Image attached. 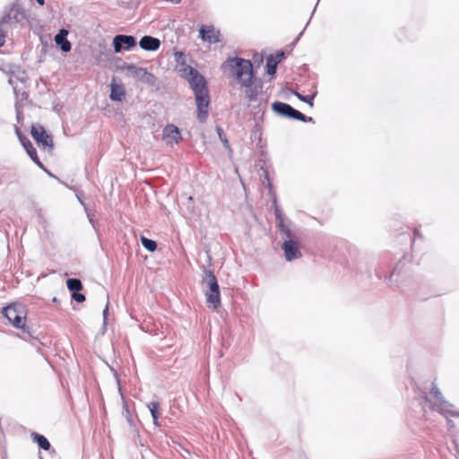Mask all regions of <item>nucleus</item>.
Segmentation results:
<instances>
[{
    "mask_svg": "<svg viewBox=\"0 0 459 459\" xmlns=\"http://www.w3.org/2000/svg\"><path fill=\"white\" fill-rule=\"evenodd\" d=\"M227 66L230 74L236 78L240 87L249 86L254 81L255 74L250 60L241 57H233L227 60Z\"/></svg>",
    "mask_w": 459,
    "mask_h": 459,
    "instance_id": "nucleus-1",
    "label": "nucleus"
},
{
    "mask_svg": "<svg viewBox=\"0 0 459 459\" xmlns=\"http://www.w3.org/2000/svg\"><path fill=\"white\" fill-rule=\"evenodd\" d=\"M203 282L206 284L208 291L205 293L206 303L214 309L221 306V293L217 279L211 270H204Z\"/></svg>",
    "mask_w": 459,
    "mask_h": 459,
    "instance_id": "nucleus-2",
    "label": "nucleus"
},
{
    "mask_svg": "<svg viewBox=\"0 0 459 459\" xmlns=\"http://www.w3.org/2000/svg\"><path fill=\"white\" fill-rule=\"evenodd\" d=\"M425 401L429 403L433 411H438L440 414L446 415L452 413L450 407L452 406L447 401L445 400L439 388L432 384L429 395H426Z\"/></svg>",
    "mask_w": 459,
    "mask_h": 459,
    "instance_id": "nucleus-3",
    "label": "nucleus"
},
{
    "mask_svg": "<svg viewBox=\"0 0 459 459\" xmlns=\"http://www.w3.org/2000/svg\"><path fill=\"white\" fill-rule=\"evenodd\" d=\"M272 109L277 115L283 117H288L301 122H313V117L305 116L303 113L294 108L290 104L284 102L274 101L272 104Z\"/></svg>",
    "mask_w": 459,
    "mask_h": 459,
    "instance_id": "nucleus-4",
    "label": "nucleus"
},
{
    "mask_svg": "<svg viewBox=\"0 0 459 459\" xmlns=\"http://www.w3.org/2000/svg\"><path fill=\"white\" fill-rule=\"evenodd\" d=\"M3 316L16 328L25 332V311L22 305L11 304L3 308Z\"/></svg>",
    "mask_w": 459,
    "mask_h": 459,
    "instance_id": "nucleus-5",
    "label": "nucleus"
},
{
    "mask_svg": "<svg viewBox=\"0 0 459 459\" xmlns=\"http://www.w3.org/2000/svg\"><path fill=\"white\" fill-rule=\"evenodd\" d=\"M197 119L200 123H204L208 117V107L210 104L209 91H199L195 94Z\"/></svg>",
    "mask_w": 459,
    "mask_h": 459,
    "instance_id": "nucleus-6",
    "label": "nucleus"
},
{
    "mask_svg": "<svg viewBox=\"0 0 459 459\" xmlns=\"http://www.w3.org/2000/svg\"><path fill=\"white\" fill-rule=\"evenodd\" d=\"M31 136L44 148H48L50 151L54 148L53 139L50 134H48L45 128L40 125H34L30 130Z\"/></svg>",
    "mask_w": 459,
    "mask_h": 459,
    "instance_id": "nucleus-7",
    "label": "nucleus"
},
{
    "mask_svg": "<svg viewBox=\"0 0 459 459\" xmlns=\"http://www.w3.org/2000/svg\"><path fill=\"white\" fill-rule=\"evenodd\" d=\"M136 46V40L134 36L118 34L113 38V47L115 53H121L124 50L129 51Z\"/></svg>",
    "mask_w": 459,
    "mask_h": 459,
    "instance_id": "nucleus-8",
    "label": "nucleus"
},
{
    "mask_svg": "<svg viewBox=\"0 0 459 459\" xmlns=\"http://www.w3.org/2000/svg\"><path fill=\"white\" fill-rule=\"evenodd\" d=\"M281 248L284 253V257L288 262H291L302 256L299 245L295 239H285Z\"/></svg>",
    "mask_w": 459,
    "mask_h": 459,
    "instance_id": "nucleus-9",
    "label": "nucleus"
},
{
    "mask_svg": "<svg viewBox=\"0 0 459 459\" xmlns=\"http://www.w3.org/2000/svg\"><path fill=\"white\" fill-rule=\"evenodd\" d=\"M189 71L191 72V74L186 79L188 81L194 93L195 94L199 91H207L208 88L205 78L197 70Z\"/></svg>",
    "mask_w": 459,
    "mask_h": 459,
    "instance_id": "nucleus-10",
    "label": "nucleus"
},
{
    "mask_svg": "<svg viewBox=\"0 0 459 459\" xmlns=\"http://www.w3.org/2000/svg\"><path fill=\"white\" fill-rule=\"evenodd\" d=\"M128 74L137 80L147 83H152L154 81V75L149 73L145 68L130 65L126 67Z\"/></svg>",
    "mask_w": 459,
    "mask_h": 459,
    "instance_id": "nucleus-11",
    "label": "nucleus"
},
{
    "mask_svg": "<svg viewBox=\"0 0 459 459\" xmlns=\"http://www.w3.org/2000/svg\"><path fill=\"white\" fill-rule=\"evenodd\" d=\"M162 138L169 145L178 143L181 139V134L178 126L170 124L167 125L162 131Z\"/></svg>",
    "mask_w": 459,
    "mask_h": 459,
    "instance_id": "nucleus-12",
    "label": "nucleus"
},
{
    "mask_svg": "<svg viewBox=\"0 0 459 459\" xmlns=\"http://www.w3.org/2000/svg\"><path fill=\"white\" fill-rule=\"evenodd\" d=\"M199 34L200 38L204 41H207L209 43H218L221 41L220 30H216L212 25H202L199 30Z\"/></svg>",
    "mask_w": 459,
    "mask_h": 459,
    "instance_id": "nucleus-13",
    "label": "nucleus"
},
{
    "mask_svg": "<svg viewBox=\"0 0 459 459\" xmlns=\"http://www.w3.org/2000/svg\"><path fill=\"white\" fill-rule=\"evenodd\" d=\"M22 15H23V13L20 11V8H18L15 4H13L9 9L8 13H5L1 18L0 25H2V27H4L5 29H7L8 25L18 23Z\"/></svg>",
    "mask_w": 459,
    "mask_h": 459,
    "instance_id": "nucleus-14",
    "label": "nucleus"
},
{
    "mask_svg": "<svg viewBox=\"0 0 459 459\" xmlns=\"http://www.w3.org/2000/svg\"><path fill=\"white\" fill-rule=\"evenodd\" d=\"M262 87L263 85L261 80H258L255 77L249 86L244 87L246 97L250 102L255 101L257 100V96L262 91Z\"/></svg>",
    "mask_w": 459,
    "mask_h": 459,
    "instance_id": "nucleus-15",
    "label": "nucleus"
},
{
    "mask_svg": "<svg viewBox=\"0 0 459 459\" xmlns=\"http://www.w3.org/2000/svg\"><path fill=\"white\" fill-rule=\"evenodd\" d=\"M175 56H176V62L178 65H177L178 72L181 77L186 78L187 76H189L191 74V72L189 70H195L192 66L186 65V59H185V55L183 52H177L175 54Z\"/></svg>",
    "mask_w": 459,
    "mask_h": 459,
    "instance_id": "nucleus-16",
    "label": "nucleus"
},
{
    "mask_svg": "<svg viewBox=\"0 0 459 459\" xmlns=\"http://www.w3.org/2000/svg\"><path fill=\"white\" fill-rule=\"evenodd\" d=\"M68 31L65 29H61L59 32L55 36V42L60 48V49L66 53L72 48L70 41L67 39Z\"/></svg>",
    "mask_w": 459,
    "mask_h": 459,
    "instance_id": "nucleus-17",
    "label": "nucleus"
},
{
    "mask_svg": "<svg viewBox=\"0 0 459 459\" xmlns=\"http://www.w3.org/2000/svg\"><path fill=\"white\" fill-rule=\"evenodd\" d=\"M139 46L143 50L155 51L160 48V41L157 38L146 35L140 39Z\"/></svg>",
    "mask_w": 459,
    "mask_h": 459,
    "instance_id": "nucleus-18",
    "label": "nucleus"
},
{
    "mask_svg": "<svg viewBox=\"0 0 459 459\" xmlns=\"http://www.w3.org/2000/svg\"><path fill=\"white\" fill-rule=\"evenodd\" d=\"M109 98L114 101H122L126 97V91L121 84L111 83Z\"/></svg>",
    "mask_w": 459,
    "mask_h": 459,
    "instance_id": "nucleus-19",
    "label": "nucleus"
},
{
    "mask_svg": "<svg viewBox=\"0 0 459 459\" xmlns=\"http://www.w3.org/2000/svg\"><path fill=\"white\" fill-rule=\"evenodd\" d=\"M31 438H32L33 442L38 444L39 448H41L45 451L50 450L51 445L45 436L36 433V432H33V433H31Z\"/></svg>",
    "mask_w": 459,
    "mask_h": 459,
    "instance_id": "nucleus-20",
    "label": "nucleus"
},
{
    "mask_svg": "<svg viewBox=\"0 0 459 459\" xmlns=\"http://www.w3.org/2000/svg\"><path fill=\"white\" fill-rule=\"evenodd\" d=\"M277 226H278L280 232L281 234V237H282V238H284V240L285 239H295V238H296L295 233L285 223V221H281L280 223H277Z\"/></svg>",
    "mask_w": 459,
    "mask_h": 459,
    "instance_id": "nucleus-21",
    "label": "nucleus"
},
{
    "mask_svg": "<svg viewBox=\"0 0 459 459\" xmlns=\"http://www.w3.org/2000/svg\"><path fill=\"white\" fill-rule=\"evenodd\" d=\"M147 407L151 412L154 425L159 426L158 420L160 417V413H159L160 403L158 402H152L147 405Z\"/></svg>",
    "mask_w": 459,
    "mask_h": 459,
    "instance_id": "nucleus-22",
    "label": "nucleus"
},
{
    "mask_svg": "<svg viewBox=\"0 0 459 459\" xmlns=\"http://www.w3.org/2000/svg\"><path fill=\"white\" fill-rule=\"evenodd\" d=\"M278 61H275L273 55H270L266 60V72L269 75L273 76L276 73Z\"/></svg>",
    "mask_w": 459,
    "mask_h": 459,
    "instance_id": "nucleus-23",
    "label": "nucleus"
},
{
    "mask_svg": "<svg viewBox=\"0 0 459 459\" xmlns=\"http://www.w3.org/2000/svg\"><path fill=\"white\" fill-rule=\"evenodd\" d=\"M66 286L73 293L82 290V283L79 279L70 278L66 281Z\"/></svg>",
    "mask_w": 459,
    "mask_h": 459,
    "instance_id": "nucleus-24",
    "label": "nucleus"
},
{
    "mask_svg": "<svg viewBox=\"0 0 459 459\" xmlns=\"http://www.w3.org/2000/svg\"><path fill=\"white\" fill-rule=\"evenodd\" d=\"M141 243L143 247L149 252H154L157 248V243L146 237H141Z\"/></svg>",
    "mask_w": 459,
    "mask_h": 459,
    "instance_id": "nucleus-25",
    "label": "nucleus"
},
{
    "mask_svg": "<svg viewBox=\"0 0 459 459\" xmlns=\"http://www.w3.org/2000/svg\"><path fill=\"white\" fill-rule=\"evenodd\" d=\"M22 146L24 148L29 157H30L31 155H35V153L37 152L36 149L33 147L32 143L28 137H23Z\"/></svg>",
    "mask_w": 459,
    "mask_h": 459,
    "instance_id": "nucleus-26",
    "label": "nucleus"
},
{
    "mask_svg": "<svg viewBox=\"0 0 459 459\" xmlns=\"http://www.w3.org/2000/svg\"><path fill=\"white\" fill-rule=\"evenodd\" d=\"M294 95L301 101L307 103L310 107H313L314 103L313 100L316 95V93H313L310 95H302L301 93L298 91H294Z\"/></svg>",
    "mask_w": 459,
    "mask_h": 459,
    "instance_id": "nucleus-27",
    "label": "nucleus"
},
{
    "mask_svg": "<svg viewBox=\"0 0 459 459\" xmlns=\"http://www.w3.org/2000/svg\"><path fill=\"white\" fill-rule=\"evenodd\" d=\"M273 205H274V215H275L277 223H280L281 221H284V215L281 212L279 206L277 205V202L275 199L273 200Z\"/></svg>",
    "mask_w": 459,
    "mask_h": 459,
    "instance_id": "nucleus-28",
    "label": "nucleus"
},
{
    "mask_svg": "<svg viewBox=\"0 0 459 459\" xmlns=\"http://www.w3.org/2000/svg\"><path fill=\"white\" fill-rule=\"evenodd\" d=\"M6 33H7V29H5L4 27H2V25H0V47L4 46V44L5 42Z\"/></svg>",
    "mask_w": 459,
    "mask_h": 459,
    "instance_id": "nucleus-29",
    "label": "nucleus"
},
{
    "mask_svg": "<svg viewBox=\"0 0 459 459\" xmlns=\"http://www.w3.org/2000/svg\"><path fill=\"white\" fill-rule=\"evenodd\" d=\"M72 299H74L75 301L81 303L85 300V296L83 294L80 293L79 291H75V292L72 293Z\"/></svg>",
    "mask_w": 459,
    "mask_h": 459,
    "instance_id": "nucleus-30",
    "label": "nucleus"
},
{
    "mask_svg": "<svg viewBox=\"0 0 459 459\" xmlns=\"http://www.w3.org/2000/svg\"><path fill=\"white\" fill-rule=\"evenodd\" d=\"M264 177L263 184L264 186H266L269 189H271L272 184L270 182L269 173L267 170H264Z\"/></svg>",
    "mask_w": 459,
    "mask_h": 459,
    "instance_id": "nucleus-31",
    "label": "nucleus"
},
{
    "mask_svg": "<svg viewBox=\"0 0 459 459\" xmlns=\"http://www.w3.org/2000/svg\"><path fill=\"white\" fill-rule=\"evenodd\" d=\"M14 131H15V134L16 136L18 137L19 139V142L21 143V144L22 143V141H23V137H27L22 131L21 129L18 127V126H14Z\"/></svg>",
    "mask_w": 459,
    "mask_h": 459,
    "instance_id": "nucleus-32",
    "label": "nucleus"
},
{
    "mask_svg": "<svg viewBox=\"0 0 459 459\" xmlns=\"http://www.w3.org/2000/svg\"><path fill=\"white\" fill-rule=\"evenodd\" d=\"M275 57V61H278V64L281 62L285 58V53L283 51H278L275 55H273Z\"/></svg>",
    "mask_w": 459,
    "mask_h": 459,
    "instance_id": "nucleus-33",
    "label": "nucleus"
},
{
    "mask_svg": "<svg viewBox=\"0 0 459 459\" xmlns=\"http://www.w3.org/2000/svg\"><path fill=\"white\" fill-rule=\"evenodd\" d=\"M217 133H218V134H219L220 139H221L222 142H224V143H228V140H227L226 138H223V137H224L223 131H222V129H221V127H219V126L217 127Z\"/></svg>",
    "mask_w": 459,
    "mask_h": 459,
    "instance_id": "nucleus-34",
    "label": "nucleus"
},
{
    "mask_svg": "<svg viewBox=\"0 0 459 459\" xmlns=\"http://www.w3.org/2000/svg\"><path fill=\"white\" fill-rule=\"evenodd\" d=\"M37 165L40 162L39 157H38V154L37 152L35 153V155H31L30 157Z\"/></svg>",
    "mask_w": 459,
    "mask_h": 459,
    "instance_id": "nucleus-35",
    "label": "nucleus"
},
{
    "mask_svg": "<svg viewBox=\"0 0 459 459\" xmlns=\"http://www.w3.org/2000/svg\"><path fill=\"white\" fill-rule=\"evenodd\" d=\"M108 304L106 305V307L105 309L103 310V317H104V323L106 322L107 320V316H108Z\"/></svg>",
    "mask_w": 459,
    "mask_h": 459,
    "instance_id": "nucleus-36",
    "label": "nucleus"
},
{
    "mask_svg": "<svg viewBox=\"0 0 459 459\" xmlns=\"http://www.w3.org/2000/svg\"><path fill=\"white\" fill-rule=\"evenodd\" d=\"M415 238H421V235H420L419 230H414V239H413V241L415 240Z\"/></svg>",
    "mask_w": 459,
    "mask_h": 459,
    "instance_id": "nucleus-37",
    "label": "nucleus"
},
{
    "mask_svg": "<svg viewBox=\"0 0 459 459\" xmlns=\"http://www.w3.org/2000/svg\"><path fill=\"white\" fill-rule=\"evenodd\" d=\"M38 166L42 169L44 171H47V168L43 165V163L40 161Z\"/></svg>",
    "mask_w": 459,
    "mask_h": 459,
    "instance_id": "nucleus-38",
    "label": "nucleus"
},
{
    "mask_svg": "<svg viewBox=\"0 0 459 459\" xmlns=\"http://www.w3.org/2000/svg\"><path fill=\"white\" fill-rule=\"evenodd\" d=\"M396 272H397V267L392 272V273L390 275V280H392L394 278V276L396 274Z\"/></svg>",
    "mask_w": 459,
    "mask_h": 459,
    "instance_id": "nucleus-39",
    "label": "nucleus"
},
{
    "mask_svg": "<svg viewBox=\"0 0 459 459\" xmlns=\"http://www.w3.org/2000/svg\"><path fill=\"white\" fill-rule=\"evenodd\" d=\"M16 117H17L18 122H20V121H21V119H22V116H21V112H20V111H17V116H16Z\"/></svg>",
    "mask_w": 459,
    "mask_h": 459,
    "instance_id": "nucleus-40",
    "label": "nucleus"
},
{
    "mask_svg": "<svg viewBox=\"0 0 459 459\" xmlns=\"http://www.w3.org/2000/svg\"><path fill=\"white\" fill-rule=\"evenodd\" d=\"M49 177L55 178V176L47 169V171H45Z\"/></svg>",
    "mask_w": 459,
    "mask_h": 459,
    "instance_id": "nucleus-41",
    "label": "nucleus"
},
{
    "mask_svg": "<svg viewBox=\"0 0 459 459\" xmlns=\"http://www.w3.org/2000/svg\"><path fill=\"white\" fill-rule=\"evenodd\" d=\"M36 2L40 4V5H43L44 3H45V0H36Z\"/></svg>",
    "mask_w": 459,
    "mask_h": 459,
    "instance_id": "nucleus-42",
    "label": "nucleus"
},
{
    "mask_svg": "<svg viewBox=\"0 0 459 459\" xmlns=\"http://www.w3.org/2000/svg\"><path fill=\"white\" fill-rule=\"evenodd\" d=\"M302 33H303V32H300V33H299V35L296 38V39H295L294 43H296V42L299 39V38L301 37Z\"/></svg>",
    "mask_w": 459,
    "mask_h": 459,
    "instance_id": "nucleus-43",
    "label": "nucleus"
},
{
    "mask_svg": "<svg viewBox=\"0 0 459 459\" xmlns=\"http://www.w3.org/2000/svg\"><path fill=\"white\" fill-rule=\"evenodd\" d=\"M452 416L459 417V412H453L451 413Z\"/></svg>",
    "mask_w": 459,
    "mask_h": 459,
    "instance_id": "nucleus-44",
    "label": "nucleus"
},
{
    "mask_svg": "<svg viewBox=\"0 0 459 459\" xmlns=\"http://www.w3.org/2000/svg\"><path fill=\"white\" fill-rule=\"evenodd\" d=\"M78 200H79V202H80L82 205H84V204H83V203H82V198H80L79 196H78Z\"/></svg>",
    "mask_w": 459,
    "mask_h": 459,
    "instance_id": "nucleus-45",
    "label": "nucleus"
},
{
    "mask_svg": "<svg viewBox=\"0 0 459 459\" xmlns=\"http://www.w3.org/2000/svg\"><path fill=\"white\" fill-rule=\"evenodd\" d=\"M187 199H188L189 202L193 201V197L192 196H189Z\"/></svg>",
    "mask_w": 459,
    "mask_h": 459,
    "instance_id": "nucleus-46",
    "label": "nucleus"
},
{
    "mask_svg": "<svg viewBox=\"0 0 459 459\" xmlns=\"http://www.w3.org/2000/svg\"><path fill=\"white\" fill-rule=\"evenodd\" d=\"M40 459H43L42 457H40Z\"/></svg>",
    "mask_w": 459,
    "mask_h": 459,
    "instance_id": "nucleus-47",
    "label": "nucleus"
}]
</instances>
